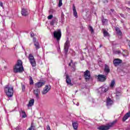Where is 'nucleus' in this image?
<instances>
[{
    "label": "nucleus",
    "mask_w": 130,
    "mask_h": 130,
    "mask_svg": "<svg viewBox=\"0 0 130 130\" xmlns=\"http://www.w3.org/2000/svg\"><path fill=\"white\" fill-rule=\"evenodd\" d=\"M115 29L118 35L119 36H122V32H121V30H120V28L116 26L115 27Z\"/></svg>",
    "instance_id": "obj_20"
},
{
    "label": "nucleus",
    "mask_w": 130,
    "mask_h": 130,
    "mask_svg": "<svg viewBox=\"0 0 130 130\" xmlns=\"http://www.w3.org/2000/svg\"><path fill=\"white\" fill-rule=\"evenodd\" d=\"M33 42L34 43H36L38 42V41H37V40L36 39V38H35V37L33 38Z\"/></svg>",
    "instance_id": "obj_37"
},
{
    "label": "nucleus",
    "mask_w": 130,
    "mask_h": 130,
    "mask_svg": "<svg viewBox=\"0 0 130 130\" xmlns=\"http://www.w3.org/2000/svg\"><path fill=\"white\" fill-rule=\"evenodd\" d=\"M53 18V15H50L48 16V20H51V19H52Z\"/></svg>",
    "instance_id": "obj_36"
},
{
    "label": "nucleus",
    "mask_w": 130,
    "mask_h": 130,
    "mask_svg": "<svg viewBox=\"0 0 130 130\" xmlns=\"http://www.w3.org/2000/svg\"><path fill=\"white\" fill-rule=\"evenodd\" d=\"M98 79L100 82H104L105 81H106L107 76L106 75H99L98 76Z\"/></svg>",
    "instance_id": "obj_8"
},
{
    "label": "nucleus",
    "mask_w": 130,
    "mask_h": 130,
    "mask_svg": "<svg viewBox=\"0 0 130 130\" xmlns=\"http://www.w3.org/2000/svg\"><path fill=\"white\" fill-rule=\"evenodd\" d=\"M50 89H51V86L50 85H46L44 88L43 91H42V94H43V95H45V94H47Z\"/></svg>",
    "instance_id": "obj_6"
},
{
    "label": "nucleus",
    "mask_w": 130,
    "mask_h": 130,
    "mask_svg": "<svg viewBox=\"0 0 130 130\" xmlns=\"http://www.w3.org/2000/svg\"><path fill=\"white\" fill-rule=\"evenodd\" d=\"M21 88H22V92H25V90L26 89V86H25V85H23V84H21Z\"/></svg>",
    "instance_id": "obj_33"
},
{
    "label": "nucleus",
    "mask_w": 130,
    "mask_h": 130,
    "mask_svg": "<svg viewBox=\"0 0 130 130\" xmlns=\"http://www.w3.org/2000/svg\"><path fill=\"white\" fill-rule=\"evenodd\" d=\"M34 94L35 95L37 99H39V98H40V96H39V94H40V89L37 88L34 90Z\"/></svg>",
    "instance_id": "obj_10"
},
{
    "label": "nucleus",
    "mask_w": 130,
    "mask_h": 130,
    "mask_svg": "<svg viewBox=\"0 0 130 130\" xmlns=\"http://www.w3.org/2000/svg\"><path fill=\"white\" fill-rule=\"evenodd\" d=\"M73 16H74L75 18H78V13L77 12V10L76 9V6H75V5H73Z\"/></svg>",
    "instance_id": "obj_19"
},
{
    "label": "nucleus",
    "mask_w": 130,
    "mask_h": 130,
    "mask_svg": "<svg viewBox=\"0 0 130 130\" xmlns=\"http://www.w3.org/2000/svg\"><path fill=\"white\" fill-rule=\"evenodd\" d=\"M0 6L4 9V4H3V2L0 3Z\"/></svg>",
    "instance_id": "obj_38"
},
{
    "label": "nucleus",
    "mask_w": 130,
    "mask_h": 130,
    "mask_svg": "<svg viewBox=\"0 0 130 130\" xmlns=\"http://www.w3.org/2000/svg\"><path fill=\"white\" fill-rule=\"evenodd\" d=\"M107 19L104 18V17L103 16L102 18V21L103 24V25H105L106 23H107Z\"/></svg>",
    "instance_id": "obj_28"
},
{
    "label": "nucleus",
    "mask_w": 130,
    "mask_h": 130,
    "mask_svg": "<svg viewBox=\"0 0 130 130\" xmlns=\"http://www.w3.org/2000/svg\"><path fill=\"white\" fill-rule=\"evenodd\" d=\"M69 45H70V41L67 40L64 45V53L66 55L68 54V52H69Z\"/></svg>",
    "instance_id": "obj_7"
},
{
    "label": "nucleus",
    "mask_w": 130,
    "mask_h": 130,
    "mask_svg": "<svg viewBox=\"0 0 130 130\" xmlns=\"http://www.w3.org/2000/svg\"><path fill=\"white\" fill-rule=\"evenodd\" d=\"M54 24H57V18H53L51 21L50 23L51 26H53Z\"/></svg>",
    "instance_id": "obj_23"
},
{
    "label": "nucleus",
    "mask_w": 130,
    "mask_h": 130,
    "mask_svg": "<svg viewBox=\"0 0 130 130\" xmlns=\"http://www.w3.org/2000/svg\"><path fill=\"white\" fill-rule=\"evenodd\" d=\"M112 104H113V101L111 100V99H110V98H108L107 99V106L108 108H109L110 106L112 105Z\"/></svg>",
    "instance_id": "obj_15"
},
{
    "label": "nucleus",
    "mask_w": 130,
    "mask_h": 130,
    "mask_svg": "<svg viewBox=\"0 0 130 130\" xmlns=\"http://www.w3.org/2000/svg\"><path fill=\"white\" fill-rule=\"evenodd\" d=\"M34 46L36 47V50H38L40 48V45H39V42H37L34 43Z\"/></svg>",
    "instance_id": "obj_27"
},
{
    "label": "nucleus",
    "mask_w": 130,
    "mask_h": 130,
    "mask_svg": "<svg viewBox=\"0 0 130 130\" xmlns=\"http://www.w3.org/2000/svg\"><path fill=\"white\" fill-rule=\"evenodd\" d=\"M127 5H128L129 6H130V1H128L127 3Z\"/></svg>",
    "instance_id": "obj_47"
},
{
    "label": "nucleus",
    "mask_w": 130,
    "mask_h": 130,
    "mask_svg": "<svg viewBox=\"0 0 130 130\" xmlns=\"http://www.w3.org/2000/svg\"><path fill=\"white\" fill-rule=\"evenodd\" d=\"M20 114H22V117L23 118H25V117H27V115L26 114V112L22 110V109H21L20 111Z\"/></svg>",
    "instance_id": "obj_26"
},
{
    "label": "nucleus",
    "mask_w": 130,
    "mask_h": 130,
    "mask_svg": "<svg viewBox=\"0 0 130 130\" xmlns=\"http://www.w3.org/2000/svg\"><path fill=\"white\" fill-rule=\"evenodd\" d=\"M66 79L67 85L69 86H73V83H72V80H71V78H70V76H69V75H66Z\"/></svg>",
    "instance_id": "obj_12"
},
{
    "label": "nucleus",
    "mask_w": 130,
    "mask_h": 130,
    "mask_svg": "<svg viewBox=\"0 0 130 130\" xmlns=\"http://www.w3.org/2000/svg\"><path fill=\"white\" fill-rule=\"evenodd\" d=\"M88 29L91 33H93L94 32V29H93V27H92L91 25H89L88 27Z\"/></svg>",
    "instance_id": "obj_32"
},
{
    "label": "nucleus",
    "mask_w": 130,
    "mask_h": 130,
    "mask_svg": "<svg viewBox=\"0 0 130 130\" xmlns=\"http://www.w3.org/2000/svg\"><path fill=\"white\" fill-rule=\"evenodd\" d=\"M116 123V120L113 121L112 122L108 124L107 125H101L98 127V129L99 130H108L110 127L113 126L114 124Z\"/></svg>",
    "instance_id": "obj_4"
},
{
    "label": "nucleus",
    "mask_w": 130,
    "mask_h": 130,
    "mask_svg": "<svg viewBox=\"0 0 130 130\" xmlns=\"http://www.w3.org/2000/svg\"><path fill=\"white\" fill-rule=\"evenodd\" d=\"M116 53H117L118 54H119V53H120V51H117V52H116Z\"/></svg>",
    "instance_id": "obj_45"
},
{
    "label": "nucleus",
    "mask_w": 130,
    "mask_h": 130,
    "mask_svg": "<svg viewBox=\"0 0 130 130\" xmlns=\"http://www.w3.org/2000/svg\"><path fill=\"white\" fill-rule=\"evenodd\" d=\"M29 84L30 85H33L34 84V82L33 81V79L31 76H29Z\"/></svg>",
    "instance_id": "obj_30"
},
{
    "label": "nucleus",
    "mask_w": 130,
    "mask_h": 130,
    "mask_svg": "<svg viewBox=\"0 0 130 130\" xmlns=\"http://www.w3.org/2000/svg\"><path fill=\"white\" fill-rule=\"evenodd\" d=\"M72 125L73 126L74 129L77 130L78 129V126L79 125V124L77 122H73L72 123Z\"/></svg>",
    "instance_id": "obj_24"
},
{
    "label": "nucleus",
    "mask_w": 130,
    "mask_h": 130,
    "mask_svg": "<svg viewBox=\"0 0 130 130\" xmlns=\"http://www.w3.org/2000/svg\"><path fill=\"white\" fill-rule=\"evenodd\" d=\"M121 62H122V60L118 58L115 59L113 60V63L115 67H117L118 66H119V64H120Z\"/></svg>",
    "instance_id": "obj_11"
},
{
    "label": "nucleus",
    "mask_w": 130,
    "mask_h": 130,
    "mask_svg": "<svg viewBox=\"0 0 130 130\" xmlns=\"http://www.w3.org/2000/svg\"><path fill=\"white\" fill-rule=\"evenodd\" d=\"M58 46H59V47H58V48L57 49V51H60V47H59V45H58Z\"/></svg>",
    "instance_id": "obj_44"
},
{
    "label": "nucleus",
    "mask_w": 130,
    "mask_h": 130,
    "mask_svg": "<svg viewBox=\"0 0 130 130\" xmlns=\"http://www.w3.org/2000/svg\"><path fill=\"white\" fill-rule=\"evenodd\" d=\"M103 2L105 4H106L107 3H108V1L107 0H103Z\"/></svg>",
    "instance_id": "obj_41"
},
{
    "label": "nucleus",
    "mask_w": 130,
    "mask_h": 130,
    "mask_svg": "<svg viewBox=\"0 0 130 130\" xmlns=\"http://www.w3.org/2000/svg\"><path fill=\"white\" fill-rule=\"evenodd\" d=\"M30 37H34V33L33 32H30Z\"/></svg>",
    "instance_id": "obj_39"
},
{
    "label": "nucleus",
    "mask_w": 130,
    "mask_h": 130,
    "mask_svg": "<svg viewBox=\"0 0 130 130\" xmlns=\"http://www.w3.org/2000/svg\"><path fill=\"white\" fill-rule=\"evenodd\" d=\"M117 90H118V88L116 89V96H120V95H121V91L119 90L118 91Z\"/></svg>",
    "instance_id": "obj_29"
},
{
    "label": "nucleus",
    "mask_w": 130,
    "mask_h": 130,
    "mask_svg": "<svg viewBox=\"0 0 130 130\" xmlns=\"http://www.w3.org/2000/svg\"><path fill=\"white\" fill-rule=\"evenodd\" d=\"M130 117V111L126 113L122 118V121L124 122L126 119H127Z\"/></svg>",
    "instance_id": "obj_18"
},
{
    "label": "nucleus",
    "mask_w": 130,
    "mask_h": 130,
    "mask_svg": "<svg viewBox=\"0 0 130 130\" xmlns=\"http://www.w3.org/2000/svg\"><path fill=\"white\" fill-rule=\"evenodd\" d=\"M28 58L32 67H36V61H35L34 56L32 55V54H29Z\"/></svg>",
    "instance_id": "obj_5"
},
{
    "label": "nucleus",
    "mask_w": 130,
    "mask_h": 130,
    "mask_svg": "<svg viewBox=\"0 0 130 130\" xmlns=\"http://www.w3.org/2000/svg\"><path fill=\"white\" fill-rule=\"evenodd\" d=\"M102 47V45H100V48H101Z\"/></svg>",
    "instance_id": "obj_49"
},
{
    "label": "nucleus",
    "mask_w": 130,
    "mask_h": 130,
    "mask_svg": "<svg viewBox=\"0 0 130 130\" xmlns=\"http://www.w3.org/2000/svg\"><path fill=\"white\" fill-rule=\"evenodd\" d=\"M76 63H77V62L73 63V60H71V62L69 63L70 67H71V64H72L71 69H72V71H73L74 72L76 71Z\"/></svg>",
    "instance_id": "obj_16"
},
{
    "label": "nucleus",
    "mask_w": 130,
    "mask_h": 130,
    "mask_svg": "<svg viewBox=\"0 0 130 130\" xmlns=\"http://www.w3.org/2000/svg\"><path fill=\"white\" fill-rule=\"evenodd\" d=\"M103 31V33L104 34V37H110V34H109V32L107 31H106V30H105V29H102Z\"/></svg>",
    "instance_id": "obj_21"
},
{
    "label": "nucleus",
    "mask_w": 130,
    "mask_h": 130,
    "mask_svg": "<svg viewBox=\"0 0 130 130\" xmlns=\"http://www.w3.org/2000/svg\"><path fill=\"white\" fill-rule=\"evenodd\" d=\"M77 106H79V103H77Z\"/></svg>",
    "instance_id": "obj_50"
},
{
    "label": "nucleus",
    "mask_w": 130,
    "mask_h": 130,
    "mask_svg": "<svg viewBox=\"0 0 130 130\" xmlns=\"http://www.w3.org/2000/svg\"><path fill=\"white\" fill-rule=\"evenodd\" d=\"M15 129H16V130L19 129V127H17L16 128H15Z\"/></svg>",
    "instance_id": "obj_48"
},
{
    "label": "nucleus",
    "mask_w": 130,
    "mask_h": 130,
    "mask_svg": "<svg viewBox=\"0 0 130 130\" xmlns=\"http://www.w3.org/2000/svg\"><path fill=\"white\" fill-rule=\"evenodd\" d=\"M45 84V82H39L35 83V88L37 89V88H41V87H42V86H44Z\"/></svg>",
    "instance_id": "obj_14"
},
{
    "label": "nucleus",
    "mask_w": 130,
    "mask_h": 130,
    "mask_svg": "<svg viewBox=\"0 0 130 130\" xmlns=\"http://www.w3.org/2000/svg\"><path fill=\"white\" fill-rule=\"evenodd\" d=\"M61 19L62 20L64 19V14H63V12H62L61 14Z\"/></svg>",
    "instance_id": "obj_35"
},
{
    "label": "nucleus",
    "mask_w": 130,
    "mask_h": 130,
    "mask_svg": "<svg viewBox=\"0 0 130 130\" xmlns=\"http://www.w3.org/2000/svg\"><path fill=\"white\" fill-rule=\"evenodd\" d=\"M111 11L113 13H114V9H111Z\"/></svg>",
    "instance_id": "obj_46"
},
{
    "label": "nucleus",
    "mask_w": 130,
    "mask_h": 130,
    "mask_svg": "<svg viewBox=\"0 0 130 130\" xmlns=\"http://www.w3.org/2000/svg\"><path fill=\"white\" fill-rule=\"evenodd\" d=\"M114 85H115V81L112 80L110 84L111 88H113V87L114 86Z\"/></svg>",
    "instance_id": "obj_31"
},
{
    "label": "nucleus",
    "mask_w": 130,
    "mask_h": 130,
    "mask_svg": "<svg viewBox=\"0 0 130 130\" xmlns=\"http://www.w3.org/2000/svg\"><path fill=\"white\" fill-rule=\"evenodd\" d=\"M47 130H51L50 129V126H49L48 125L47 126Z\"/></svg>",
    "instance_id": "obj_40"
},
{
    "label": "nucleus",
    "mask_w": 130,
    "mask_h": 130,
    "mask_svg": "<svg viewBox=\"0 0 130 130\" xmlns=\"http://www.w3.org/2000/svg\"><path fill=\"white\" fill-rule=\"evenodd\" d=\"M34 99H31L29 101L28 104L27 105L28 107H31V106H33L34 105Z\"/></svg>",
    "instance_id": "obj_25"
},
{
    "label": "nucleus",
    "mask_w": 130,
    "mask_h": 130,
    "mask_svg": "<svg viewBox=\"0 0 130 130\" xmlns=\"http://www.w3.org/2000/svg\"><path fill=\"white\" fill-rule=\"evenodd\" d=\"M5 92L8 97H13V95H14V86L10 84L6 85Z\"/></svg>",
    "instance_id": "obj_2"
},
{
    "label": "nucleus",
    "mask_w": 130,
    "mask_h": 130,
    "mask_svg": "<svg viewBox=\"0 0 130 130\" xmlns=\"http://www.w3.org/2000/svg\"><path fill=\"white\" fill-rule=\"evenodd\" d=\"M53 37L54 39H56L58 45H59V41H60V39L61 38V30L60 29L55 30L53 32Z\"/></svg>",
    "instance_id": "obj_3"
},
{
    "label": "nucleus",
    "mask_w": 130,
    "mask_h": 130,
    "mask_svg": "<svg viewBox=\"0 0 130 130\" xmlns=\"http://www.w3.org/2000/svg\"><path fill=\"white\" fill-rule=\"evenodd\" d=\"M13 72L15 74H17V73H23V72H24V67H23L22 60H17L16 64L13 67Z\"/></svg>",
    "instance_id": "obj_1"
},
{
    "label": "nucleus",
    "mask_w": 130,
    "mask_h": 130,
    "mask_svg": "<svg viewBox=\"0 0 130 130\" xmlns=\"http://www.w3.org/2000/svg\"><path fill=\"white\" fill-rule=\"evenodd\" d=\"M104 72L105 73V75H107L110 72V69H109V67L107 64L105 65V69Z\"/></svg>",
    "instance_id": "obj_17"
},
{
    "label": "nucleus",
    "mask_w": 130,
    "mask_h": 130,
    "mask_svg": "<svg viewBox=\"0 0 130 130\" xmlns=\"http://www.w3.org/2000/svg\"><path fill=\"white\" fill-rule=\"evenodd\" d=\"M126 10H127L128 12H130V8L128 7H126Z\"/></svg>",
    "instance_id": "obj_43"
},
{
    "label": "nucleus",
    "mask_w": 130,
    "mask_h": 130,
    "mask_svg": "<svg viewBox=\"0 0 130 130\" xmlns=\"http://www.w3.org/2000/svg\"><path fill=\"white\" fill-rule=\"evenodd\" d=\"M21 15L24 17H27V16L29 15L28 10L25 9L24 8H22L21 10Z\"/></svg>",
    "instance_id": "obj_13"
},
{
    "label": "nucleus",
    "mask_w": 130,
    "mask_h": 130,
    "mask_svg": "<svg viewBox=\"0 0 130 130\" xmlns=\"http://www.w3.org/2000/svg\"><path fill=\"white\" fill-rule=\"evenodd\" d=\"M101 91V92H100L101 94H102V93H106L107 91H108V89L107 88H105V87L102 86L100 88V90Z\"/></svg>",
    "instance_id": "obj_22"
},
{
    "label": "nucleus",
    "mask_w": 130,
    "mask_h": 130,
    "mask_svg": "<svg viewBox=\"0 0 130 130\" xmlns=\"http://www.w3.org/2000/svg\"><path fill=\"white\" fill-rule=\"evenodd\" d=\"M62 6V0H59L58 7H61Z\"/></svg>",
    "instance_id": "obj_34"
},
{
    "label": "nucleus",
    "mask_w": 130,
    "mask_h": 130,
    "mask_svg": "<svg viewBox=\"0 0 130 130\" xmlns=\"http://www.w3.org/2000/svg\"><path fill=\"white\" fill-rule=\"evenodd\" d=\"M84 77L86 81H89V80H90V78H91V75H90V71H89L88 70H86L84 72Z\"/></svg>",
    "instance_id": "obj_9"
},
{
    "label": "nucleus",
    "mask_w": 130,
    "mask_h": 130,
    "mask_svg": "<svg viewBox=\"0 0 130 130\" xmlns=\"http://www.w3.org/2000/svg\"><path fill=\"white\" fill-rule=\"evenodd\" d=\"M120 16L121 17H122V18H124V15L122 14H120Z\"/></svg>",
    "instance_id": "obj_42"
}]
</instances>
